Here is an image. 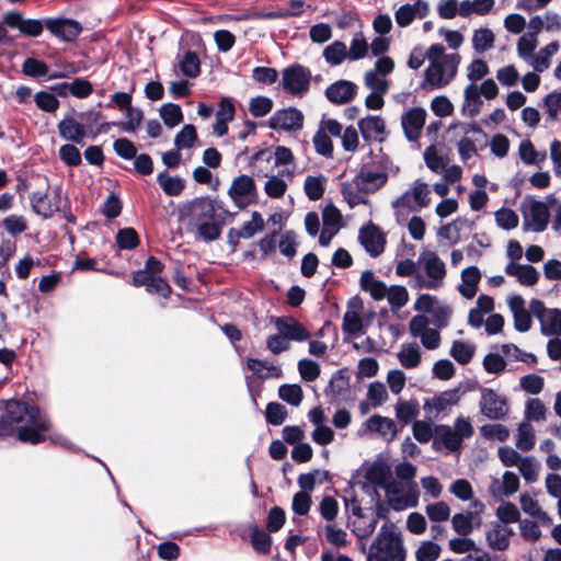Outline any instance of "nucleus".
Listing matches in <instances>:
<instances>
[{"instance_id": "obj_58", "label": "nucleus", "mask_w": 561, "mask_h": 561, "mask_svg": "<svg viewBox=\"0 0 561 561\" xmlns=\"http://www.w3.org/2000/svg\"><path fill=\"white\" fill-rule=\"evenodd\" d=\"M182 73L188 78H195L199 75V59L194 51H186L179 62Z\"/></svg>"}, {"instance_id": "obj_27", "label": "nucleus", "mask_w": 561, "mask_h": 561, "mask_svg": "<svg viewBox=\"0 0 561 561\" xmlns=\"http://www.w3.org/2000/svg\"><path fill=\"white\" fill-rule=\"evenodd\" d=\"M363 138L367 141H382L386 134L385 121L377 115H369L358 122Z\"/></svg>"}, {"instance_id": "obj_60", "label": "nucleus", "mask_w": 561, "mask_h": 561, "mask_svg": "<svg viewBox=\"0 0 561 561\" xmlns=\"http://www.w3.org/2000/svg\"><path fill=\"white\" fill-rule=\"evenodd\" d=\"M535 445V433L534 428L528 423H522L518 427L516 446L523 450L528 451Z\"/></svg>"}, {"instance_id": "obj_37", "label": "nucleus", "mask_w": 561, "mask_h": 561, "mask_svg": "<svg viewBox=\"0 0 561 561\" xmlns=\"http://www.w3.org/2000/svg\"><path fill=\"white\" fill-rule=\"evenodd\" d=\"M191 216L195 222L213 220L216 217L215 203L209 198H198L191 204Z\"/></svg>"}, {"instance_id": "obj_35", "label": "nucleus", "mask_w": 561, "mask_h": 561, "mask_svg": "<svg viewBox=\"0 0 561 561\" xmlns=\"http://www.w3.org/2000/svg\"><path fill=\"white\" fill-rule=\"evenodd\" d=\"M480 95L479 87L476 83H470L465 88L461 105L462 115L472 118L479 114L483 104Z\"/></svg>"}, {"instance_id": "obj_2", "label": "nucleus", "mask_w": 561, "mask_h": 561, "mask_svg": "<svg viewBox=\"0 0 561 561\" xmlns=\"http://www.w3.org/2000/svg\"><path fill=\"white\" fill-rule=\"evenodd\" d=\"M428 66L424 72V85L431 90L443 89L456 77L460 64L458 54H446L440 44H433L426 51Z\"/></svg>"}, {"instance_id": "obj_33", "label": "nucleus", "mask_w": 561, "mask_h": 561, "mask_svg": "<svg viewBox=\"0 0 561 561\" xmlns=\"http://www.w3.org/2000/svg\"><path fill=\"white\" fill-rule=\"evenodd\" d=\"M400 365L405 369H414L422 362V350L416 342L403 343L397 353Z\"/></svg>"}, {"instance_id": "obj_44", "label": "nucleus", "mask_w": 561, "mask_h": 561, "mask_svg": "<svg viewBox=\"0 0 561 561\" xmlns=\"http://www.w3.org/2000/svg\"><path fill=\"white\" fill-rule=\"evenodd\" d=\"M476 353L474 344L456 340L453 342L449 354L460 365L468 364Z\"/></svg>"}, {"instance_id": "obj_40", "label": "nucleus", "mask_w": 561, "mask_h": 561, "mask_svg": "<svg viewBox=\"0 0 561 561\" xmlns=\"http://www.w3.org/2000/svg\"><path fill=\"white\" fill-rule=\"evenodd\" d=\"M322 56L331 67L340 66L348 60L347 46L342 41H334L323 49Z\"/></svg>"}, {"instance_id": "obj_56", "label": "nucleus", "mask_w": 561, "mask_h": 561, "mask_svg": "<svg viewBox=\"0 0 561 561\" xmlns=\"http://www.w3.org/2000/svg\"><path fill=\"white\" fill-rule=\"evenodd\" d=\"M160 116L163 123L170 128L178 126L183 119V113L180 105L174 103L162 105L160 108Z\"/></svg>"}, {"instance_id": "obj_62", "label": "nucleus", "mask_w": 561, "mask_h": 561, "mask_svg": "<svg viewBox=\"0 0 561 561\" xmlns=\"http://www.w3.org/2000/svg\"><path fill=\"white\" fill-rule=\"evenodd\" d=\"M273 108L272 99L263 95L252 98L249 102V111L253 117H263Z\"/></svg>"}, {"instance_id": "obj_53", "label": "nucleus", "mask_w": 561, "mask_h": 561, "mask_svg": "<svg viewBox=\"0 0 561 561\" xmlns=\"http://www.w3.org/2000/svg\"><path fill=\"white\" fill-rule=\"evenodd\" d=\"M517 468L525 481L530 483L537 481L540 470V463L537 459L531 456L523 457Z\"/></svg>"}, {"instance_id": "obj_31", "label": "nucleus", "mask_w": 561, "mask_h": 561, "mask_svg": "<svg viewBox=\"0 0 561 561\" xmlns=\"http://www.w3.org/2000/svg\"><path fill=\"white\" fill-rule=\"evenodd\" d=\"M59 135L68 141H72L75 144H83V139L87 136V130L84 125L77 122L73 117H65L58 124Z\"/></svg>"}, {"instance_id": "obj_10", "label": "nucleus", "mask_w": 561, "mask_h": 561, "mask_svg": "<svg viewBox=\"0 0 561 561\" xmlns=\"http://www.w3.org/2000/svg\"><path fill=\"white\" fill-rule=\"evenodd\" d=\"M430 319L422 314L414 316L409 322L410 334L420 339L422 345L430 351L437 350L442 343L439 329L430 327Z\"/></svg>"}, {"instance_id": "obj_48", "label": "nucleus", "mask_w": 561, "mask_h": 561, "mask_svg": "<svg viewBox=\"0 0 561 561\" xmlns=\"http://www.w3.org/2000/svg\"><path fill=\"white\" fill-rule=\"evenodd\" d=\"M378 523V516L376 515H366L359 519H356L353 523V529L352 531L358 537L359 539H366L369 536L373 535V533L376 529Z\"/></svg>"}, {"instance_id": "obj_11", "label": "nucleus", "mask_w": 561, "mask_h": 561, "mask_svg": "<svg viewBox=\"0 0 561 561\" xmlns=\"http://www.w3.org/2000/svg\"><path fill=\"white\" fill-rule=\"evenodd\" d=\"M228 195L239 209L254 204L256 202L254 180L245 174L237 176L228 190Z\"/></svg>"}, {"instance_id": "obj_32", "label": "nucleus", "mask_w": 561, "mask_h": 561, "mask_svg": "<svg viewBox=\"0 0 561 561\" xmlns=\"http://www.w3.org/2000/svg\"><path fill=\"white\" fill-rule=\"evenodd\" d=\"M505 273L510 276L516 277L518 283L524 286H533L539 279V273L534 266L522 265L515 262H510L505 266Z\"/></svg>"}, {"instance_id": "obj_7", "label": "nucleus", "mask_w": 561, "mask_h": 561, "mask_svg": "<svg viewBox=\"0 0 561 561\" xmlns=\"http://www.w3.org/2000/svg\"><path fill=\"white\" fill-rule=\"evenodd\" d=\"M311 71L301 65H291L282 71L280 85L294 96H304L310 89Z\"/></svg>"}, {"instance_id": "obj_23", "label": "nucleus", "mask_w": 561, "mask_h": 561, "mask_svg": "<svg viewBox=\"0 0 561 561\" xmlns=\"http://www.w3.org/2000/svg\"><path fill=\"white\" fill-rule=\"evenodd\" d=\"M357 93V85L348 80H337L325 89L327 99L333 104L351 102Z\"/></svg>"}, {"instance_id": "obj_38", "label": "nucleus", "mask_w": 561, "mask_h": 561, "mask_svg": "<svg viewBox=\"0 0 561 561\" xmlns=\"http://www.w3.org/2000/svg\"><path fill=\"white\" fill-rule=\"evenodd\" d=\"M284 175H287L289 179H291L293 171L284 170L276 175L268 176L264 184V192L268 197L280 198L285 195L288 183L283 179Z\"/></svg>"}, {"instance_id": "obj_34", "label": "nucleus", "mask_w": 561, "mask_h": 561, "mask_svg": "<svg viewBox=\"0 0 561 561\" xmlns=\"http://www.w3.org/2000/svg\"><path fill=\"white\" fill-rule=\"evenodd\" d=\"M367 430L378 433L387 442L392 440L397 435L396 423L386 416L373 415L366 421Z\"/></svg>"}, {"instance_id": "obj_43", "label": "nucleus", "mask_w": 561, "mask_h": 561, "mask_svg": "<svg viewBox=\"0 0 561 561\" xmlns=\"http://www.w3.org/2000/svg\"><path fill=\"white\" fill-rule=\"evenodd\" d=\"M369 43L362 32L353 35L347 48L348 61H357L368 56Z\"/></svg>"}, {"instance_id": "obj_42", "label": "nucleus", "mask_w": 561, "mask_h": 561, "mask_svg": "<svg viewBox=\"0 0 561 561\" xmlns=\"http://www.w3.org/2000/svg\"><path fill=\"white\" fill-rule=\"evenodd\" d=\"M327 186V178L323 174L308 175L304 182V192L310 201H319Z\"/></svg>"}, {"instance_id": "obj_25", "label": "nucleus", "mask_w": 561, "mask_h": 561, "mask_svg": "<svg viewBox=\"0 0 561 561\" xmlns=\"http://www.w3.org/2000/svg\"><path fill=\"white\" fill-rule=\"evenodd\" d=\"M513 534L511 527L501 523H493L485 533V539L491 549L504 551L510 547Z\"/></svg>"}, {"instance_id": "obj_22", "label": "nucleus", "mask_w": 561, "mask_h": 561, "mask_svg": "<svg viewBox=\"0 0 561 561\" xmlns=\"http://www.w3.org/2000/svg\"><path fill=\"white\" fill-rule=\"evenodd\" d=\"M30 201L34 211L45 218L53 216L54 213L60 209L58 195L51 196L47 190L33 192Z\"/></svg>"}, {"instance_id": "obj_17", "label": "nucleus", "mask_w": 561, "mask_h": 561, "mask_svg": "<svg viewBox=\"0 0 561 561\" xmlns=\"http://www.w3.org/2000/svg\"><path fill=\"white\" fill-rule=\"evenodd\" d=\"M304 115L294 107L276 111L270 118V127L286 131L298 130L302 127Z\"/></svg>"}, {"instance_id": "obj_13", "label": "nucleus", "mask_w": 561, "mask_h": 561, "mask_svg": "<svg viewBox=\"0 0 561 561\" xmlns=\"http://www.w3.org/2000/svg\"><path fill=\"white\" fill-rule=\"evenodd\" d=\"M524 225L528 229L541 232L549 221V209L541 201H530L523 205Z\"/></svg>"}, {"instance_id": "obj_45", "label": "nucleus", "mask_w": 561, "mask_h": 561, "mask_svg": "<svg viewBox=\"0 0 561 561\" xmlns=\"http://www.w3.org/2000/svg\"><path fill=\"white\" fill-rule=\"evenodd\" d=\"M342 194L350 207L353 208L367 202L366 194H368V192L364 191L363 187L352 180L351 182L342 185Z\"/></svg>"}, {"instance_id": "obj_49", "label": "nucleus", "mask_w": 561, "mask_h": 561, "mask_svg": "<svg viewBox=\"0 0 561 561\" xmlns=\"http://www.w3.org/2000/svg\"><path fill=\"white\" fill-rule=\"evenodd\" d=\"M438 439L450 451H458L461 448L462 439L457 435L453 427L443 425L436 428Z\"/></svg>"}, {"instance_id": "obj_30", "label": "nucleus", "mask_w": 561, "mask_h": 561, "mask_svg": "<svg viewBox=\"0 0 561 561\" xmlns=\"http://www.w3.org/2000/svg\"><path fill=\"white\" fill-rule=\"evenodd\" d=\"M353 180L357 183V185L363 187L364 191L371 193L386 184L388 175L382 171L362 169Z\"/></svg>"}, {"instance_id": "obj_54", "label": "nucleus", "mask_w": 561, "mask_h": 561, "mask_svg": "<svg viewBox=\"0 0 561 561\" xmlns=\"http://www.w3.org/2000/svg\"><path fill=\"white\" fill-rule=\"evenodd\" d=\"M247 365H248V368L253 374H255L260 377L271 376V377L279 378L282 376L280 368H278L277 366H274V365H270L268 363L261 360V359L250 358V359H248Z\"/></svg>"}, {"instance_id": "obj_16", "label": "nucleus", "mask_w": 561, "mask_h": 561, "mask_svg": "<svg viewBox=\"0 0 561 561\" xmlns=\"http://www.w3.org/2000/svg\"><path fill=\"white\" fill-rule=\"evenodd\" d=\"M4 22L12 28H18L23 35L38 37L45 26V21L24 19L21 13L11 11L4 14Z\"/></svg>"}, {"instance_id": "obj_61", "label": "nucleus", "mask_w": 561, "mask_h": 561, "mask_svg": "<svg viewBox=\"0 0 561 561\" xmlns=\"http://www.w3.org/2000/svg\"><path fill=\"white\" fill-rule=\"evenodd\" d=\"M264 227V220L260 213L253 211L251 220L242 225L241 229L237 232L239 238L250 239L256 232L261 231Z\"/></svg>"}, {"instance_id": "obj_41", "label": "nucleus", "mask_w": 561, "mask_h": 561, "mask_svg": "<svg viewBox=\"0 0 561 561\" xmlns=\"http://www.w3.org/2000/svg\"><path fill=\"white\" fill-rule=\"evenodd\" d=\"M423 157L426 167L436 174H442L449 164L448 156L439 153L435 146L427 147Z\"/></svg>"}, {"instance_id": "obj_24", "label": "nucleus", "mask_w": 561, "mask_h": 561, "mask_svg": "<svg viewBox=\"0 0 561 561\" xmlns=\"http://www.w3.org/2000/svg\"><path fill=\"white\" fill-rule=\"evenodd\" d=\"M519 488V478L512 471H505L502 478H494L489 485L490 494L495 499L513 495Z\"/></svg>"}, {"instance_id": "obj_36", "label": "nucleus", "mask_w": 561, "mask_h": 561, "mask_svg": "<svg viewBox=\"0 0 561 561\" xmlns=\"http://www.w3.org/2000/svg\"><path fill=\"white\" fill-rule=\"evenodd\" d=\"M360 288L364 291H368L375 300H382L387 295V285L375 278L371 271H364L360 275Z\"/></svg>"}, {"instance_id": "obj_1", "label": "nucleus", "mask_w": 561, "mask_h": 561, "mask_svg": "<svg viewBox=\"0 0 561 561\" xmlns=\"http://www.w3.org/2000/svg\"><path fill=\"white\" fill-rule=\"evenodd\" d=\"M48 430V419L36 407L19 400L5 403V412L0 417L2 435L9 436L16 432L19 440L35 445L44 440L43 433Z\"/></svg>"}, {"instance_id": "obj_39", "label": "nucleus", "mask_w": 561, "mask_h": 561, "mask_svg": "<svg viewBox=\"0 0 561 561\" xmlns=\"http://www.w3.org/2000/svg\"><path fill=\"white\" fill-rule=\"evenodd\" d=\"M360 307L350 304L343 317V330L351 335H359L364 333V324L359 312Z\"/></svg>"}, {"instance_id": "obj_4", "label": "nucleus", "mask_w": 561, "mask_h": 561, "mask_svg": "<svg viewBox=\"0 0 561 561\" xmlns=\"http://www.w3.org/2000/svg\"><path fill=\"white\" fill-rule=\"evenodd\" d=\"M419 270L420 274L415 277L414 288L436 290L443 287L447 267L436 252L422 251L419 254Z\"/></svg>"}, {"instance_id": "obj_64", "label": "nucleus", "mask_w": 561, "mask_h": 561, "mask_svg": "<svg viewBox=\"0 0 561 561\" xmlns=\"http://www.w3.org/2000/svg\"><path fill=\"white\" fill-rule=\"evenodd\" d=\"M543 108L550 121H557L561 113V92H552L545 96Z\"/></svg>"}, {"instance_id": "obj_5", "label": "nucleus", "mask_w": 561, "mask_h": 561, "mask_svg": "<svg viewBox=\"0 0 561 561\" xmlns=\"http://www.w3.org/2000/svg\"><path fill=\"white\" fill-rule=\"evenodd\" d=\"M388 505L397 512L407 508L416 507L419 504L420 492L416 483H402L391 480L385 489Z\"/></svg>"}, {"instance_id": "obj_18", "label": "nucleus", "mask_w": 561, "mask_h": 561, "mask_svg": "<svg viewBox=\"0 0 561 561\" xmlns=\"http://www.w3.org/2000/svg\"><path fill=\"white\" fill-rule=\"evenodd\" d=\"M426 111L422 107L408 110L401 117V125L410 141L419 139L426 119Z\"/></svg>"}, {"instance_id": "obj_51", "label": "nucleus", "mask_w": 561, "mask_h": 561, "mask_svg": "<svg viewBox=\"0 0 561 561\" xmlns=\"http://www.w3.org/2000/svg\"><path fill=\"white\" fill-rule=\"evenodd\" d=\"M537 47V37L533 34H525L517 42V54L527 64L531 65L534 60V51Z\"/></svg>"}, {"instance_id": "obj_20", "label": "nucleus", "mask_w": 561, "mask_h": 561, "mask_svg": "<svg viewBox=\"0 0 561 561\" xmlns=\"http://www.w3.org/2000/svg\"><path fill=\"white\" fill-rule=\"evenodd\" d=\"M274 324L282 335L289 342H304L310 337V333L306 328L293 317H278L274 319Z\"/></svg>"}, {"instance_id": "obj_3", "label": "nucleus", "mask_w": 561, "mask_h": 561, "mask_svg": "<svg viewBox=\"0 0 561 561\" xmlns=\"http://www.w3.org/2000/svg\"><path fill=\"white\" fill-rule=\"evenodd\" d=\"M403 538L392 524H383L373 541L366 561H405Z\"/></svg>"}, {"instance_id": "obj_46", "label": "nucleus", "mask_w": 561, "mask_h": 561, "mask_svg": "<svg viewBox=\"0 0 561 561\" xmlns=\"http://www.w3.org/2000/svg\"><path fill=\"white\" fill-rule=\"evenodd\" d=\"M559 50V44L558 42H551L543 48H541L538 54H536L534 57V60L531 62V67L538 71L542 72L550 66V58L557 54Z\"/></svg>"}, {"instance_id": "obj_50", "label": "nucleus", "mask_w": 561, "mask_h": 561, "mask_svg": "<svg viewBox=\"0 0 561 561\" xmlns=\"http://www.w3.org/2000/svg\"><path fill=\"white\" fill-rule=\"evenodd\" d=\"M157 180L162 191L169 196H178L184 190V181L179 176H170L162 172Z\"/></svg>"}, {"instance_id": "obj_47", "label": "nucleus", "mask_w": 561, "mask_h": 561, "mask_svg": "<svg viewBox=\"0 0 561 561\" xmlns=\"http://www.w3.org/2000/svg\"><path fill=\"white\" fill-rule=\"evenodd\" d=\"M495 36L490 28L476 30L472 35V47L477 53H484L494 45Z\"/></svg>"}, {"instance_id": "obj_59", "label": "nucleus", "mask_w": 561, "mask_h": 561, "mask_svg": "<svg viewBox=\"0 0 561 561\" xmlns=\"http://www.w3.org/2000/svg\"><path fill=\"white\" fill-rule=\"evenodd\" d=\"M419 414V404L415 401H399L396 405V416L404 424L410 423Z\"/></svg>"}, {"instance_id": "obj_26", "label": "nucleus", "mask_w": 561, "mask_h": 561, "mask_svg": "<svg viewBox=\"0 0 561 561\" xmlns=\"http://www.w3.org/2000/svg\"><path fill=\"white\" fill-rule=\"evenodd\" d=\"M508 307L513 313L514 328L518 332H527L531 328V311L525 307L522 296L515 295L508 299Z\"/></svg>"}, {"instance_id": "obj_14", "label": "nucleus", "mask_w": 561, "mask_h": 561, "mask_svg": "<svg viewBox=\"0 0 561 561\" xmlns=\"http://www.w3.org/2000/svg\"><path fill=\"white\" fill-rule=\"evenodd\" d=\"M45 26L54 36L64 42L75 41L82 31L79 22L64 18L46 19Z\"/></svg>"}, {"instance_id": "obj_6", "label": "nucleus", "mask_w": 561, "mask_h": 561, "mask_svg": "<svg viewBox=\"0 0 561 561\" xmlns=\"http://www.w3.org/2000/svg\"><path fill=\"white\" fill-rule=\"evenodd\" d=\"M431 204V190L427 183L417 179L411 188L394 199L391 204L399 216L403 210H420Z\"/></svg>"}, {"instance_id": "obj_19", "label": "nucleus", "mask_w": 561, "mask_h": 561, "mask_svg": "<svg viewBox=\"0 0 561 561\" xmlns=\"http://www.w3.org/2000/svg\"><path fill=\"white\" fill-rule=\"evenodd\" d=\"M481 412L491 420H499L506 414L505 399L492 389H483L480 401Z\"/></svg>"}, {"instance_id": "obj_28", "label": "nucleus", "mask_w": 561, "mask_h": 561, "mask_svg": "<svg viewBox=\"0 0 561 561\" xmlns=\"http://www.w3.org/2000/svg\"><path fill=\"white\" fill-rule=\"evenodd\" d=\"M481 277V272L477 266H469L462 270L460 275L461 282L458 285L460 295L466 299H472L477 295Z\"/></svg>"}, {"instance_id": "obj_15", "label": "nucleus", "mask_w": 561, "mask_h": 561, "mask_svg": "<svg viewBox=\"0 0 561 561\" xmlns=\"http://www.w3.org/2000/svg\"><path fill=\"white\" fill-rule=\"evenodd\" d=\"M358 240L370 256H379L386 245L382 231L375 225H367L359 230Z\"/></svg>"}, {"instance_id": "obj_8", "label": "nucleus", "mask_w": 561, "mask_h": 561, "mask_svg": "<svg viewBox=\"0 0 561 561\" xmlns=\"http://www.w3.org/2000/svg\"><path fill=\"white\" fill-rule=\"evenodd\" d=\"M393 70V59L389 56L380 57L375 61L374 68L365 72L364 83L371 91L388 93L391 84L388 76Z\"/></svg>"}, {"instance_id": "obj_9", "label": "nucleus", "mask_w": 561, "mask_h": 561, "mask_svg": "<svg viewBox=\"0 0 561 561\" xmlns=\"http://www.w3.org/2000/svg\"><path fill=\"white\" fill-rule=\"evenodd\" d=\"M530 311L539 323L541 333L546 336L561 335V310L546 308L539 299H533L529 304Z\"/></svg>"}, {"instance_id": "obj_57", "label": "nucleus", "mask_w": 561, "mask_h": 561, "mask_svg": "<svg viewBox=\"0 0 561 561\" xmlns=\"http://www.w3.org/2000/svg\"><path fill=\"white\" fill-rule=\"evenodd\" d=\"M474 514L472 512L458 513L451 518L454 530L461 535L468 536L473 529Z\"/></svg>"}, {"instance_id": "obj_29", "label": "nucleus", "mask_w": 561, "mask_h": 561, "mask_svg": "<svg viewBox=\"0 0 561 561\" xmlns=\"http://www.w3.org/2000/svg\"><path fill=\"white\" fill-rule=\"evenodd\" d=\"M463 134V137L457 142L458 153L462 162H467L477 153L476 144L468 138L471 133L482 134V129L476 124H460L458 126Z\"/></svg>"}, {"instance_id": "obj_52", "label": "nucleus", "mask_w": 561, "mask_h": 561, "mask_svg": "<svg viewBox=\"0 0 561 561\" xmlns=\"http://www.w3.org/2000/svg\"><path fill=\"white\" fill-rule=\"evenodd\" d=\"M519 157L526 164L540 165L546 160V152L536 151L529 140H524L519 145Z\"/></svg>"}, {"instance_id": "obj_55", "label": "nucleus", "mask_w": 561, "mask_h": 561, "mask_svg": "<svg viewBox=\"0 0 561 561\" xmlns=\"http://www.w3.org/2000/svg\"><path fill=\"white\" fill-rule=\"evenodd\" d=\"M195 227L198 236L207 242L217 240L221 233V225L215 219L195 222Z\"/></svg>"}, {"instance_id": "obj_12", "label": "nucleus", "mask_w": 561, "mask_h": 561, "mask_svg": "<svg viewBox=\"0 0 561 561\" xmlns=\"http://www.w3.org/2000/svg\"><path fill=\"white\" fill-rule=\"evenodd\" d=\"M357 477H362L367 483L385 490L391 481V468L383 459L378 458L373 462H364L357 469Z\"/></svg>"}, {"instance_id": "obj_63", "label": "nucleus", "mask_w": 561, "mask_h": 561, "mask_svg": "<svg viewBox=\"0 0 561 561\" xmlns=\"http://www.w3.org/2000/svg\"><path fill=\"white\" fill-rule=\"evenodd\" d=\"M439 554L440 547L431 540L423 541L415 551L417 561H436Z\"/></svg>"}, {"instance_id": "obj_21", "label": "nucleus", "mask_w": 561, "mask_h": 561, "mask_svg": "<svg viewBox=\"0 0 561 561\" xmlns=\"http://www.w3.org/2000/svg\"><path fill=\"white\" fill-rule=\"evenodd\" d=\"M430 12V4L425 0H417L413 4L407 3L394 12L396 23L400 27L409 26L415 19H423Z\"/></svg>"}]
</instances>
